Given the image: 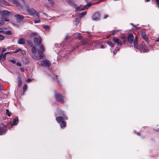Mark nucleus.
<instances>
[{
  "label": "nucleus",
  "mask_w": 159,
  "mask_h": 159,
  "mask_svg": "<svg viewBox=\"0 0 159 159\" xmlns=\"http://www.w3.org/2000/svg\"><path fill=\"white\" fill-rule=\"evenodd\" d=\"M33 54L32 57L34 59L38 60L42 58L44 55L43 53L44 50H31Z\"/></svg>",
  "instance_id": "obj_1"
},
{
  "label": "nucleus",
  "mask_w": 159,
  "mask_h": 159,
  "mask_svg": "<svg viewBox=\"0 0 159 159\" xmlns=\"http://www.w3.org/2000/svg\"><path fill=\"white\" fill-rule=\"evenodd\" d=\"M11 14L10 12L7 10H3L0 13L1 19L2 21H9L8 16Z\"/></svg>",
  "instance_id": "obj_2"
},
{
  "label": "nucleus",
  "mask_w": 159,
  "mask_h": 159,
  "mask_svg": "<svg viewBox=\"0 0 159 159\" xmlns=\"http://www.w3.org/2000/svg\"><path fill=\"white\" fill-rule=\"evenodd\" d=\"M55 97L56 100L58 102L62 103L64 102V97L60 94H55Z\"/></svg>",
  "instance_id": "obj_3"
},
{
  "label": "nucleus",
  "mask_w": 159,
  "mask_h": 159,
  "mask_svg": "<svg viewBox=\"0 0 159 159\" xmlns=\"http://www.w3.org/2000/svg\"><path fill=\"white\" fill-rule=\"evenodd\" d=\"M40 64L42 66L49 67L51 66V63L48 60H45L41 61Z\"/></svg>",
  "instance_id": "obj_4"
},
{
  "label": "nucleus",
  "mask_w": 159,
  "mask_h": 159,
  "mask_svg": "<svg viewBox=\"0 0 159 159\" xmlns=\"http://www.w3.org/2000/svg\"><path fill=\"white\" fill-rule=\"evenodd\" d=\"M13 4L19 9H22L23 8V6L17 0H11Z\"/></svg>",
  "instance_id": "obj_5"
},
{
  "label": "nucleus",
  "mask_w": 159,
  "mask_h": 159,
  "mask_svg": "<svg viewBox=\"0 0 159 159\" xmlns=\"http://www.w3.org/2000/svg\"><path fill=\"white\" fill-rule=\"evenodd\" d=\"M91 5V3H89L84 6L83 7L81 6H80L79 7H78L77 5V7H75L76 9L78 11H83L85 10L86 8H88L89 6Z\"/></svg>",
  "instance_id": "obj_6"
},
{
  "label": "nucleus",
  "mask_w": 159,
  "mask_h": 159,
  "mask_svg": "<svg viewBox=\"0 0 159 159\" xmlns=\"http://www.w3.org/2000/svg\"><path fill=\"white\" fill-rule=\"evenodd\" d=\"M100 14L98 12H96L93 14L92 16V20H97L100 19Z\"/></svg>",
  "instance_id": "obj_7"
},
{
  "label": "nucleus",
  "mask_w": 159,
  "mask_h": 159,
  "mask_svg": "<svg viewBox=\"0 0 159 159\" xmlns=\"http://www.w3.org/2000/svg\"><path fill=\"white\" fill-rule=\"evenodd\" d=\"M34 41L36 45H38L41 43L42 40L39 37L38 38L34 37Z\"/></svg>",
  "instance_id": "obj_8"
},
{
  "label": "nucleus",
  "mask_w": 159,
  "mask_h": 159,
  "mask_svg": "<svg viewBox=\"0 0 159 159\" xmlns=\"http://www.w3.org/2000/svg\"><path fill=\"white\" fill-rule=\"evenodd\" d=\"M112 41L115 43H116L118 46H120L122 45V43L120 39L113 38L112 39Z\"/></svg>",
  "instance_id": "obj_9"
},
{
  "label": "nucleus",
  "mask_w": 159,
  "mask_h": 159,
  "mask_svg": "<svg viewBox=\"0 0 159 159\" xmlns=\"http://www.w3.org/2000/svg\"><path fill=\"white\" fill-rule=\"evenodd\" d=\"M134 38V36L132 34L130 33L128 35L127 41L129 43L131 44L133 43Z\"/></svg>",
  "instance_id": "obj_10"
},
{
  "label": "nucleus",
  "mask_w": 159,
  "mask_h": 159,
  "mask_svg": "<svg viewBox=\"0 0 159 159\" xmlns=\"http://www.w3.org/2000/svg\"><path fill=\"white\" fill-rule=\"evenodd\" d=\"M78 36L79 38V40L81 41L80 43V44L84 45L86 43V42L84 40V39L81 37V36L80 34H78Z\"/></svg>",
  "instance_id": "obj_11"
},
{
  "label": "nucleus",
  "mask_w": 159,
  "mask_h": 159,
  "mask_svg": "<svg viewBox=\"0 0 159 159\" xmlns=\"http://www.w3.org/2000/svg\"><path fill=\"white\" fill-rule=\"evenodd\" d=\"M66 2L69 5L71 6L75 7H77V5L75 4L73 1L71 0H66Z\"/></svg>",
  "instance_id": "obj_12"
},
{
  "label": "nucleus",
  "mask_w": 159,
  "mask_h": 159,
  "mask_svg": "<svg viewBox=\"0 0 159 159\" xmlns=\"http://www.w3.org/2000/svg\"><path fill=\"white\" fill-rule=\"evenodd\" d=\"M138 38L137 37H135L133 43L134 48L137 49L139 48V46L138 43Z\"/></svg>",
  "instance_id": "obj_13"
},
{
  "label": "nucleus",
  "mask_w": 159,
  "mask_h": 159,
  "mask_svg": "<svg viewBox=\"0 0 159 159\" xmlns=\"http://www.w3.org/2000/svg\"><path fill=\"white\" fill-rule=\"evenodd\" d=\"M141 37L143 38L144 40L148 38L146 34V32L145 31H142L141 34Z\"/></svg>",
  "instance_id": "obj_14"
},
{
  "label": "nucleus",
  "mask_w": 159,
  "mask_h": 159,
  "mask_svg": "<svg viewBox=\"0 0 159 159\" xmlns=\"http://www.w3.org/2000/svg\"><path fill=\"white\" fill-rule=\"evenodd\" d=\"M28 44L31 47H32L31 50H36L35 46L33 45V43L31 41H28Z\"/></svg>",
  "instance_id": "obj_15"
},
{
  "label": "nucleus",
  "mask_w": 159,
  "mask_h": 159,
  "mask_svg": "<svg viewBox=\"0 0 159 159\" xmlns=\"http://www.w3.org/2000/svg\"><path fill=\"white\" fill-rule=\"evenodd\" d=\"M27 11L31 15L33 14L36 12V11H35L33 9H31L29 8H27Z\"/></svg>",
  "instance_id": "obj_16"
},
{
  "label": "nucleus",
  "mask_w": 159,
  "mask_h": 159,
  "mask_svg": "<svg viewBox=\"0 0 159 159\" xmlns=\"http://www.w3.org/2000/svg\"><path fill=\"white\" fill-rule=\"evenodd\" d=\"M7 130L6 129H3L1 127H0V134L1 135L5 134Z\"/></svg>",
  "instance_id": "obj_17"
},
{
  "label": "nucleus",
  "mask_w": 159,
  "mask_h": 159,
  "mask_svg": "<svg viewBox=\"0 0 159 159\" xmlns=\"http://www.w3.org/2000/svg\"><path fill=\"white\" fill-rule=\"evenodd\" d=\"M0 32H2L4 34L8 35H11L12 34V32L10 30H7V31H4L3 30L0 31Z\"/></svg>",
  "instance_id": "obj_18"
},
{
  "label": "nucleus",
  "mask_w": 159,
  "mask_h": 159,
  "mask_svg": "<svg viewBox=\"0 0 159 159\" xmlns=\"http://www.w3.org/2000/svg\"><path fill=\"white\" fill-rule=\"evenodd\" d=\"M18 43L20 44H24L25 43V41L23 38L19 39H18Z\"/></svg>",
  "instance_id": "obj_19"
},
{
  "label": "nucleus",
  "mask_w": 159,
  "mask_h": 159,
  "mask_svg": "<svg viewBox=\"0 0 159 159\" xmlns=\"http://www.w3.org/2000/svg\"><path fill=\"white\" fill-rule=\"evenodd\" d=\"M17 80L19 82V84L17 86L19 87H20L22 86V82L20 78L19 77H18L17 78Z\"/></svg>",
  "instance_id": "obj_20"
},
{
  "label": "nucleus",
  "mask_w": 159,
  "mask_h": 159,
  "mask_svg": "<svg viewBox=\"0 0 159 159\" xmlns=\"http://www.w3.org/2000/svg\"><path fill=\"white\" fill-rule=\"evenodd\" d=\"M11 53V52H6L5 54H4V55H3V56H2V61H4L6 60V55L7 54H10Z\"/></svg>",
  "instance_id": "obj_21"
},
{
  "label": "nucleus",
  "mask_w": 159,
  "mask_h": 159,
  "mask_svg": "<svg viewBox=\"0 0 159 159\" xmlns=\"http://www.w3.org/2000/svg\"><path fill=\"white\" fill-rule=\"evenodd\" d=\"M140 48L142 49V50H147V47L143 43L140 45Z\"/></svg>",
  "instance_id": "obj_22"
},
{
  "label": "nucleus",
  "mask_w": 159,
  "mask_h": 159,
  "mask_svg": "<svg viewBox=\"0 0 159 159\" xmlns=\"http://www.w3.org/2000/svg\"><path fill=\"white\" fill-rule=\"evenodd\" d=\"M16 17L19 20H22L24 19V17L22 15H17L16 16Z\"/></svg>",
  "instance_id": "obj_23"
},
{
  "label": "nucleus",
  "mask_w": 159,
  "mask_h": 159,
  "mask_svg": "<svg viewBox=\"0 0 159 159\" xmlns=\"http://www.w3.org/2000/svg\"><path fill=\"white\" fill-rule=\"evenodd\" d=\"M63 120V118L62 117H58L56 118V120L58 123L61 122V121L62 122Z\"/></svg>",
  "instance_id": "obj_24"
},
{
  "label": "nucleus",
  "mask_w": 159,
  "mask_h": 159,
  "mask_svg": "<svg viewBox=\"0 0 159 159\" xmlns=\"http://www.w3.org/2000/svg\"><path fill=\"white\" fill-rule=\"evenodd\" d=\"M18 123V118H16L14 120L13 123L12 124V125H16Z\"/></svg>",
  "instance_id": "obj_25"
},
{
  "label": "nucleus",
  "mask_w": 159,
  "mask_h": 159,
  "mask_svg": "<svg viewBox=\"0 0 159 159\" xmlns=\"http://www.w3.org/2000/svg\"><path fill=\"white\" fill-rule=\"evenodd\" d=\"M106 43L112 48L114 47V44L110 41H107Z\"/></svg>",
  "instance_id": "obj_26"
},
{
  "label": "nucleus",
  "mask_w": 159,
  "mask_h": 159,
  "mask_svg": "<svg viewBox=\"0 0 159 159\" xmlns=\"http://www.w3.org/2000/svg\"><path fill=\"white\" fill-rule=\"evenodd\" d=\"M87 13L86 12H83L79 14V16L80 18H82L83 16L85 15Z\"/></svg>",
  "instance_id": "obj_27"
},
{
  "label": "nucleus",
  "mask_w": 159,
  "mask_h": 159,
  "mask_svg": "<svg viewBox=\"0 0 159 159\" xmlns=\"http://www.w3.org/2000/svg\"><path fill=\"white\" fill-rule=\"evenodd\" d=\"M6 114L7 115L9 116L10 117L11 115V114L9 110L8 109H7L6 110Z\"/></svg>",
  "instance_id": "obj_28"
},
{
  "label": "nucleus",
  "mask_w": 159,
  "mask_h": 159,
  "mask_svg": "<svg viewBox=\"0 0 159 159\" xmlns=\"http://www.w3.org/2000/svg\"><path fill=\"white\" fill-rule=\"evenodd\" d=\"M66 126V122L64 121H62V123L60 124V126L61 128L65 127Z\"/></svg>",
  "instance_id": "obj_29"
},
{
  "label": "nucleus",
  "mask_w": 159,
  "mask_h": 159,
  "mask_svg": "<svg viewBox=\"0 0 159 159\" xmlns=\"http://www.w3.org/2000/svg\"><path fill=\"white\" fill-rule=\"evenodd\" d=\"M58 76L57 75H55V76H54V77L53 78V79H54V80H55V78H56V79L57 80V81L58 82V83L59 85H60V81H59V80H58ZM60 86H61V85H60Z\"/></svg>",
  "instance_id": "obj_30"
},
{
  "label": "nucleus",
  "mask_w": 159,
  "mask_h": 159,
  "mask_svg": "<svg viewBox=\"0 0 159 159\" xmlns=\"http://www.w3.org/2000/svg\"><path fill=\"white\" fill-rule=\"evenodd\" d=\"M2 3L5 6H8L9 5V3L5 1V0H4Z\"/></svg>",
  "instance_id": "obj_31"
},
{
  "label": "nucleus",
  "mask_w": 159,
  "mask_h": 159,
  "mask_svg": "<svg viewBox=\"0 0 159 159\" xmlns=\"http://www.w3.org/2000/svg\"><path fill=\"white\" fill-rule=\"evenodd\" d=\"M48 2L51 4L53 5L55 3L54 1L53 0H48Z\"/></svg>",
  "instance_id": "obj_32"
},
{
  "label": "nucleus",
  "mask_w": 159,
  "mask_h": 159,
  "mask_svg": "<svg viewBox=\"0 0 159 159\" xmlns=\"http://www.w3.org/2000/svg\"><path fill=\"white\" fill-rule=\"evenodd\" d=\"M20 51L21 52H22V54H24L25 53V52H24V53L22 51L24 52V50H15V51H13V52H14V53H16V52H20Z\"/></svg>",
  "instance_id": "obj_33"
},
{
  "label": "nucleus",
  "mask_w": 159,
  "mask_h": 159,
  "mask_svg": "<svg viewBox=\"0 0 159 159\" xmlns=\"http://www.w3.org/2000/svg\"><path fill=\"white\" fill-rule=\"evenodd\" d=\"M39 50H44V47L43 45H41L39 46Z\"/></svg>",
  "instance_id": "obj_34"
},
{
  "label": "nucleus",
  "mask_w": 159,
  "mask_h": 159,
  "mask_svg": "<svg viewBox=\"0 0 159 159\" xmlns=\"http://www.w3.org/2000/svg\"><path fill=\"white\" fill-rule=\"evenodd\" d=\"M80 17H79V16H77L76 17V18L75 20V22H77V21H79V18Z\"/></svg>",
  "instance_id": "obj_35"
},
{
  "label": "nucleus",
  "mask_w": 159,
  "mask_h": 159,
  "mask_svg": "<svg viewBox=\"0 0 159 159\" xmlns=\"http://www.w3.org/2000/svg\"><path fill=\"white\" fill-rule=\"evenodd\" d=\"M27 88V85L26 84H25L23 87V89L24 91Z\"/></svg>",
  "instance_id": "obj_36"
},
{
  "label": "nucleus",
  "mask_w": 159,
  "mask_h": 159,
  "mask_svg": "<svg viewBox=\"0 0 159 159\" xmlns=\"http://www.w3.org/2000/svg\"><path fill=\"white\" fill-rule=\"evenodd\" d=\"M40 20L39 19H38L37 20H34V23H39L40 22Z\"/></svg>",
  "instance_id": "obj_37"
},
{
  "label": "nucleus",
  "mask_w": 159,
  "mask_h": 159,
  "mask_svg": "<svg viewBox=\"0 0 159 159\" xmlns=\"http://www.w3.org/2000/svg\"><path fill=\"white\" fill-rule=\"evenodd\" d=\"M21 0L22 1V2H23V3L25 5H26L27 6H28V5L27 3V2L25 0Z\"/></svg>",
  "instance_id": "obj_38"
},
{
  "label": "nucleus",
  "mask_w": 159,
  "mask_h": 159,
  "mask_svg": "<svg viewBox=\"0 0 159 159\" xmlns=\"http://www.w3.org/2000/svg\"><path fill=\"white\" fill-rule=\"evenodd\" d=\"M3 56V53H1L0 55V62H1L2 61V57Z\"/></svg>",
  "instance_id": "obj_39"
},
{
  "label": "nucleus",
  "mask_w": 159,
  "mask_h": 159,
  "mask_svg": "<svg viewBox=\"0 0 159 159\" xmlns=\"http://www.w3.org/2000/svg\"><path fill=\"white\" fill-rule=\"evenodd\" d=\"M4 39V37L0 34V40H2Z\"/></svg>",
  "instance_id": "obj_40"
},
{
  "label": "nucleus",
  "mask_w": 159,
  "mask_h": 159,
  "mask_svg": "<svg viewBox=\"0 0 159 159\" xmlns=\"http://www.w3.org/2000/svg\"><path fill=\"white\" fill-rule=\"evenodd\" d=\"M9 61L11 62L13 64H15L16 61L15 60H9Z\"/></svg>",
  "instance_id": "obj_41"
},
{
  "label": "nucleus",
  "mask_w": 159,
  "mask_h": 159,
  "mask_svg": "<svg viewBox=\"0 0 159 159\" xmlns=\"http://www.w3.org/2000/svg\"><path fill=\"white\" fill-rule=\"evenodd\" d=\"M155 1L157 2V6L159 8V0H155Z\"/></svg>",
  "instance_id": "obj_42"
},
{
  "label": "nucleus",
  "mask_w": 159,
  "mask_h": 159,
  "mask_svg": "<svg viewBox=\"0 0 159 159\" xmlns=\"http://www.w3.org/2000/svg\"><path fill=\"white\" fill-rule=\"evenodd\" d=\"M43 27L47 30H49V27L48 25H45Z\"/></svg>",
  "instance_id": "obj_43"
},
{
  "label": "nucleus",
  "mask_w": 159,
  "mask_h": 159,
  "mask_svg": "<svg viewBox=\"0 0 159 159\" xmlns=\"http://www.w3.org/2000/svg\"><path fill=\"white\" fill-rule=\"evenodd\" d=\"M144 40L147 43V44H148L149 43V40L148 38L144 39Z\"/></svg>",
  "instance_id": "obj_44"
},
{
  "label": "nucleus",
  "mask_w": 159,
  "mask_h": 159,
  "mask_svg": "<svg viewBox=\"0 0 159 159\" xmlns=\"http://www.w3.org/2000/svg\"><path fill=\"white\" fill-rule=\"evenodd\" d=\"M16 65L19 66H21V63L19 62H17L16 63Z\"/></svg>",
  "instance_id": "obj_45"
},
{
  "label": "nucleus",
  "mask_w": 159,
  "mask_h": 159,
  "mask_svg": "<svg viewBox=\"0 0 159 159\" xmlns=\"http://www.w3.org/2000/svg\"><path fill=\"white\" fill-rule=\"evenodd\" d=\"M32 80L28 78L26 80V81L28 82H30Z\"/></svg>",
  "instance_id": "obj_46"
},
{
  "label": "nucleus",
  "mask_w": 159,
  "mask_h": 159,
  "mask_svg": "<svg viewBox=\"0 0 159 159\" xmlns=\"http://www.w3.org/2000/svg\"><path fill=\"white\" fill-rule=\"evenodd\" d=\"M70 37L69 36H67L65 38V40H66V41H67L68 39Z\"/></svg>",
  "instance_id": "obj_47"
},
{
  "label": "nucleus",
  "mask_w": 159,
  "mask_h": 159,
  "mask_svg": "<svg viewBox=\"0 0 159 159\" xmlns=\"http://www.w3.org/2000/svg\"><path fill=\"white\" fill-rule=\"evenodd\" d=\"M20 69L21 71L22 72H23L24 71V69L23 68H20Z\"/></svg>",
  "instance_id": "obj_48"
},
{
  "label": "nucleus",
  "mask_w": 159,
  "mask_h": 159,
  "mask_svg": "<svg viewBox=\"0 0 159 159\" xmlns=\"http://www.w3.org/2000/svg\"><path fill=\"white\" fill-rule=\"evenodd\" d=\"M109 16L107 15H105L104 17V19H105L107 18Z\"/></svg>",
  "instance_id": "obj_49"
},
{
  "label": "nucleus",
  "mask_w": 159,
  "mask_h": 159,
  "mask_svg": "<svg viewBox=\"0 0 159 159\" xmlns=\"http://www.w3.org/2000/svg\"><path fill=\"white\" fill-rule=\"evenodd\" d=\"M134 28H135L136 29H137V30H139V29H140V27H137L136 25H134Z\"/></svg>",
  "instance_id": "obj_50"
},
{
  "label": "nucleus",
  "mask_w": 159,
  "mask_h": 159,
  "mask_svg": "<svg viewBox=\"0 0 159 159\" xmlns=\"http://www.w3.org/2000/svg\"><path fill=\"white\" fill-rule=\"evenodd\" d=\"M117 50H114L113 52L114 55H115L117 52Z\"/></svg>",
  "instance_id": "obj_51"
},
{
  "label": "nucleus",
  "mask_w": 159,
  "mask_h": 159,
  "mask_svg": "<svg viewBox=\"0 0 159 159\" xmlns=\"http://www.w3.org/2000/svg\"><path fill=\"white\" fill-rule=\"evenodd\" d=\"M101 48L102 49H104L105 48V47L103 45H101Z\"/></svg>",
  "instance_id": "obj_52"
},
{
  "label": "nucleus",
  "mask_w": 159,
  "mask_h": 159,
  "mask_svg": "<svg viewBox=\"0 0 159 159\" xmlns=\"http://www.w3.org/2000/svg\"><path fill=\"white\" fill-rule=\"evenodd\" d=\"M3 90V87L0 84V90Z\"/></svg>",
  "instance_id": "obj_53"
},
{
  "label": "nucleus",
  "mask_w": 159,
  "mask_h": 159,
  "mask_svg": "<svg viewBox=\"0 0 159 159\" xmlns=\"http://www.w3.org/2000/svg\"><path fill=\"white\" fill-rule=\"evenodd\" d=\"M2 125L4 127H6L7 126L4 123H2Z\"/></svg>",
  "instance_id": "obj_54"
},
{
  "label": "nucleus",
  "mask_w": 159,
  "mask_h": 159,
  "mask_svg": "<svg viewBox=\"0 0 159 159\" xmlns=\"http://www.w3.org/2000/svg\"><path fill=\"white\" fill-rule=\"evenodd\" d=\"M149 51V50H143V52H147Z\"/></svg>",
  "instance_id": "obj_55"
},
{
  "label": "nucleus",
  "mask_w": 159,
  "mask_h": 159,
  "mask_svg": "<svg viewBox=\"0 0 159 159\" xmlns=\"http://www.w3.org/2000/svg\"><path fill=\"white\" fill-rule=\"evenodd\" d=\"M25 60H26V61L25 62V63L26 64V63H27L28 62V60L27 58H25Z\"/></svg>",
  "instance_id": "obj_56"
},
{
  "label": "nucleus",
  "mask_w": 159,
  "mask_h": 159,
  "mask_svg": "<svg viewBox=\"0 0 159 159\" xmlns=\"http://www.w3.org/2000/svg\"><path fill=\"white\" fill-rule=\"evenodd\" d=\"M33 34L34 35H38V34L36 33H33Z\"/></svg>",
  "instance_id": "obj_57"
},
{
  "label": "nucleus",
  "mask_w": 159,
  "mask_h": 159,
  "mask_svg": "<svg viewBox=\"0 0 159 159\" xmlns=\"http://www.w3.org/2000/svg\"><path fill=\"white\" fill-rule=\"evenodd\" d=\"M36 15L38 17L39 16V14L38 13H37Z\"/></svg>",
  "instance_id": "obj_58"
},
{
  "label": "nucleus",
  "mask_w": 159,
  "mask_h": 159,
  "mask_svg": "<svg viewBox=\"0 0 159 159\" xmlns=\"http://www.w3.org/2000/svg\"><path fill=\"white\" fill-rule=\"evenodd\" d=\"M7 48H5L3 47L2 48V50H6Z\"/></svg>",
  "instance_id": "obj_59"
},
{
  "label": "nucleus",
  "mask_w": 159,
  "mask_h": 159,
  "mask_svg": "<svg viewBox=\"0 0 159 159\" xmlns=\"http://www.w3.org/2000/svg\"><path fill=\"white\" fill-rule=\"evenodd\" d=\"M156 42H159V38H158L156 40Z\"/></svg>",
  "instance_id": "obj_60"
},
{
  "label": "nucleus",
  "mask_w": 159,
  "mask_h": 159,
  "mask_svg": "<svg viewBox=\"0 0 159 159\" xmlns=\"http://www.w3.org/2000/svg\"><path fill=\"white\" fill-rule=\"evenodd\" d=\"M2 22H0V26H2Z\"/></svg>",
  "instance_id": "obj_61"
},
{
  "label": "nucleus",
  "mask_w": 159,
  "mask_h": 159,
  "mask_svg": "<svg viewBox=\"0 0 159 159\" xmlns=\"http://www.w3.org/2000/svg\"><path fill=\"white\" fill-rule=\"evenodd\" d=\"M60 45L58 44H55V46H59Z\"/></svg>",
  "instance_id": "obj_62"
},
{
  "label": "nucleus",
  "mask_w": 159,
  "mask_h": 159,
  "mask_svg": "<svg viewBox=\"0 0 159 159\" xmlns=\"http://www.w3.org/2000/svg\"><path fill=\"white\" fill-rule=\"evenodd\" d=\"M130 25H132L133 26H134V25L133 24H132V23H130Z\"/></svg>",
  "instance_id": "obj_63"
},
{
  "label": "nucleus",
  "mask_w": 159,
  "mask_h": 159,
  "mask_svg": "<svg viewBox=\"0 0 159 159\" xmlns=\"http://www.w3.org/2000/svg\"><path fill=\"white\" fill-rule=\"evenodd\" d=\"M115 34V32H113V33H112V34L113 35Z\"/></svg>",
  "instance_id": "obj_64"
}]
</instances>
